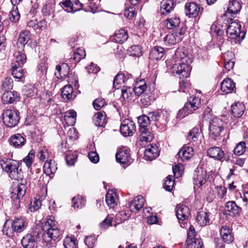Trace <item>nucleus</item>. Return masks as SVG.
Returning a JSON list of instances; mask_svg holds the SVG:
<instances>
[{
  "mask_svg": "<svg viewBox=\"0 0 248 248\" xmlns=\"http://www.w3.org/2000/svg\"><path fill=\"white\" fill-rule=\"evenodd\" d=\"M77 239L74 237H66L63 241L65 248H76L77 247Z\"/></svg>",
  "mask_w": 248,
  "mask_h": 248,
  "instance_id": "nucleus-50",
  "label": "nucleus"
},
{
  "mask_svg": "<svg viewBox=\"0 0 248 248\" xmlns=\"http://www.w3.org/2000/svg\"><path fill=\"white\" fill-rule=\"evenodd\" d=\"M37 75L41 77L44 74H46V59L43 60L38 64L37 70Z\"/></svg>",
  "mask_w": 248,
  "mask_h": 248,
  "instance_id": "nucleus-52",
  "label": "nucleus"
},
{
  "mask_svg": "<svg viewBox=\"0 0 248 248\" xmlns=\"http://www.w3.org/2000/svg\"><path fill=\"white\" fill-rule=\"evenodd\" d=\"M86 53L84 49L82 48H78L74 52L73 59L76 62H78L81 59H84Z\"/></svg>",
  "mask_w": 248,
  "mask_h": 248,
  "instance_id": "nucleus-49",
  "label": "nucleus"
},
{
  "mask_svg": "<svg viewBox=\"0 0 248 248\" xmlns=\"http://www.w3.org/2000/svg\"><path fill=\"white\" fill-rule=\"evenodd\" d=\"M25 183V181L22 180L21 183H18L14 187L11 193V198L14 200H19L25 194L26 186Z\"/></svg>",
  "mask_w": 248,
  "mask_h": 248,
  "instance_id": "nucleus-11",
  "label": "nucleus"
},
{
  "mask_svg": "<svg viewBox=\"0 0 248 248\" xmlns=\"http://www.w3.org/2000/svg\"><path fill=\"white\" fill-rule=\"evenodd\" d=\"M112 221V217L110 216H108L105 219H104L100 224V227L102 230H106L108 227L111 226Z\"/></svg>",
  "mask_w": 248,
  "mask_h": 248,
  "instance_id": "nucleus-58",
  "label": "nucleus"
},
{
  "mask_svg": "<svg viewBox=\"0 0 248 248\" xmlns=\"http://www.w3.org/2000/svg\"><path fill=\"white\" fill-rule=\"evenodd\" d=\"M47 248L54 247L60 239L61 231L56 226L54 217L47 218Z\"/></svg>",
  "mask_w": 248,
  "mask_h": 248,
  "instance_id": "nucleus-2",
  "label": "nucleus"
},
{
  "mask_svg": "<svg viewBox=\"0 0 248 248\" xmlns=\"http://www.w3.org/2000/svg\"><path fill=\"white\" fill-rule=\"evenodd\" d=\"M20 17V16L17 7H13L9 14L10 20L13 22L16 23L18 21Z\"/></svg>",
  "mask_w": 248,
  "mask_h": 248,
  "instance_id": "nucleus-48",
  "label": "nucleus"
},
{
  "mask_svg": "<svg viewBox=\"0 0 248 248\" xmlns=\"http://www.w3.org/2000/svg\"><path fill=\"white\" fill-rule=\"evenodd\" d=\"M241 5L238 0H230L227 7V12L236 14L240 11Z\"/></svg>",
  "mask_w": 248,
  "mask_h": 248,
  "instance_id": "nucleus-33",
  "label": "nucleus"
},
{
  "mask_svg": "<svg viewBox=\"0 0 248 248\" xmlns=\"http://www.w3.org/2000/svg\"><path fill=\"white\" fill-rule=\"evenodd\" d=\"M45 196L40 195H37L34 199L32 202H31L29 207V210L31 212H34L38 210L42 205V202L45 200Z\"/></svg>",
  "mask_w": 248,
  "mask_h": 248,
  "instance_id": "nucleus-31",
  "label": "nucleus"
},
{
  "mask_svg": "<svg viewBox=\"0 0 248 248\" xmlns=\"http://www.w3.org/2000/svg\"><path fill=\"white\" fill-rule=\"evenodd\" d=\"M88 157L91 161L93 163H96L99 161V155L96 152L92 151L89 153Z\"/></svg>",
  "mask_w": 248,
  "mask_h": 248,
  "instance_id": "nucleus-64",
  "label": "nucleus"
},
{
  "mask_svg": "<svg viewBox=\"0 0 248 248\" xmlns=\"http://www.w3.org/2000/svg\"><path fill=\"white\" fill-rule=\"evenodd\" d=\"M105 104V101L102 98H97L93 102V106L94 108L96 110H99L103 107Z\"/></svg>",
  "mask_w": 248,
  "mask_h": 248,
  "instance_id": "nucleus-62",
  "label": "nucleus"
},
{
  "mask_svg": "<svg viewBox=\"0 0 248 248\" xmlns=\"http://www.w3.org/2000/svg\"><path fill=\"white\" fill-rule=\"evenodd\" d=\"M22 51L18 49L15 54V59L14 60V64H17L19 66H23L26 62V56L22 52Z\"/></svg>",
  "mask_w": 248,
  "mask_h": 248,
  "instance_id": "nucleus-41",
  "label": "nucleus"
},
{
  "mask_svg": "<svg viewBox=\"0 0 248 248\" xmlns=\"http://www.w3.org/2000/svg\"><path fill=\"white\" fill-rule=\"evenodd\" d=\"M174 183V180L172 179V177L170 176H169L166 177L163 184V187L166 190L170 191L172 189Z\"/></svg>",
  "mask_w": 248,
  "mask_h": 248,
  "instance_id": "nucleus-56",
  "label": "nucleus"
},
{
  "mask_svg": "<svg viewBox=\"0 0 248 248\" xmlns=\"http://www.w3.org/2000/svg\"><path fill=\"white\" fill-rule=\"evenodd\" d=\"M200 104L201 101L199 98L191 97L189 100L185 104V108H186L190 113H192L199 108Z\"/></svg>",
  "mask_w": 248,
  "mask_h": 248,
  "instance_id": "nucleus-24",
  "label": "nucleus"
},
{
  "mask_svg": "<svg viewBox=\"0 0 248 248\" xmlns=\"http://www.w3.org/2000/svg\"><path fill=\"white\" fill-rule=\"evenodd\" d=\"M173 0H163L160 3V12L162 15H167L174 8Z\"/></svg>",
  "mask_w": 248,
  "mask_h": 248,
  "instance_id": "nucleus-19",
  "label": "nucleus"
},
{
  "mask_svg": "<svg viewBox=\"0 0 248 248\" xmlns=\"http://www.w3.org/2000/svg\"><path fill=\"white\" fill-rule=\"evenodd\" d=\"M246 149V148L245 143L240 142L236 145L234 149L233 152L235 155H240L245 152Z\"/></svg>",
  "mask_w": 248,
  "mask_h": 248,
  "instance_id": "nucleus-57",
  "label": "nucleus"
},
{
  "mask_svg": "<svg viewBox=\"0 0 248 248\" xmlns=\"http://www.w3.org/2000/svg\"><path fill=\"white\" fill-rule=\"evenodd\" d=\"M176 215L178 220H186L190 215L189 209L187 206L179 204L176 207Z\"/></svg>",
  "mask_w": 248,
  "mask_h": 248,
  "instance_id": "nucleus-16",
  "label": "nucleus"
},
{
  "mask_svg": "<svg viewBox=\"0 0 248 248\" xmlns=\"http://www.w3.org/2000/svg\"><path fill=\"white\" fill-rule=\"evenodd\" d=\"M46 148L45 146H43L39 148L37 154V157L40 161H45L46 158Z\"/></svg>",
  "mask_w": 248,
  "mask_h": 248,
  "instance_id": "nucleus-60",
  "label": "nucleus"
},
{
  "mask_svg": "<svg viewBox=\"0 0 248 248\" xmlns=\"http://www.w3.org/2000/svg\"><path fill=\"white\" fill-rule=\"evenodd\" d=\"M106 202L110 208H114L117 205V194L113 190H109L106 195Z\"/></svg>",
  "mask_w": 248,
  "mask_h": 248,
  "instance_id": "nucleus-22",
  "label": "nucleus"
},
{
  "mask_svg": "<svg viewBox=\"0 0 248 248\" xmlns=\"http://www.w3.org/2000/svg\"><path fill=\"white\" fill-rule=\"evenodd\" d=\"M9 177L14 180H22L23 179V174L21 169L19 168V163L16 165V169H14L13 171L9 173Z\"/></svg>",
  "mask_w": 248,
  "mask_h": 248,
  "instance_id": "nucleus-43",
  "label": "nucleus"
},
{
  "mask_svg": "<svg viewBox=\"0 0 248 248\" xmlns=\"http://www.w3.org/2000/svg\"><path fill=\"white\" fill-rule=\"evenodd\" d=\"M77 113L74 110H70L66 112L64 119L66 122L71 125H73L76 122Z\"/></svg>",
  "mask_w": 248,
  "mask_h": 248,
  "instance_id": "nucleus-44",
  "label": "nucleus"
},
{
  "mask_svg": "<svg viewBox=\"0 0 248 248\" xmlns=\"http://www.w3.org/2000/svg\"><path fill=\"white\" fill-rule=\"evenodd\" d=\"M19 94L17 92L7 91L4 93L1 96V100L3 104L13 103L19 100Z\"/></svg>",
  "mask_w": 248,
  "mask_h": 248,
  "instance_id": "nucleus-13",
  "label": "nucleus"
},
{
  "mask_svg": "<svg viewBox=\"0 0 248 248\" xmlns=\"http://www.w3.org/2000/svg\"><path fill=\"white\" fill-rule=\"evenodd\" d=\"M46 21L44 18L39 22H37V26L35 28V31L38 33H40L42 31L46 32Z\"/></svg>",
  "mask_w": 248,
  "mask_h": 248,
  "instance_id": "nucleus-55",
  "label": "nucleus"
},
{
  "mask_svg": "<svg viewBox=\"0 0 248 248\" xmlns=\"http://www.w3.org/2000/svg\"><path fill=\"white\" fill-rule=\"evenodd\" d=\"M62 97L65 101H70L73 98V89L71 85H66L62 89Z\"/></svg>",
  "mask_w": 248,
  "mask_h": 248,
  "instance_id": "nucleus-34",
  "label": "nucleus"
},
{
  "mask_svg": "<svg viewBox=\"0 0 248 248\" xmlns=\"http://www.w3.org/2000/svg\"><path fill=\"white\" fill-rule=\"evenodd\" d=\"M185 32V28L182 27L179 31L170 32L164 38V43L167 45H175L182 40Z\"/></svg>",
  "mask_w": 248,
  "mask_h": 248,
  "instance_id": "nucleus-7",
  "label": "nucleus"
},
{
  "mask_svg": "<svg viewBox=\"0 0 248 248\" xmlns=\"http://www.w3.org/2000/svg\"><path fill=\"white\" fill-rule=\"evenodd\" d=\"M201 132L197 127H194L188 133L187 139L194 145H197L198 143V139L200 136Z\"/></svg>",
  "mask_w": 248,
  "mask_h": 248,
  "instance_id": "nucleus-29",
  "label": "nucleus"
},
{
  "mask_svg": "<svg viewBox=\"0 0 248 248\" xmlns=\"http://www.w3.org/2000/svg\"><path fill=\"white\" fill-rule=\"evenodd\" d=\"M72 206L76 208H80L85 204V200L81 196H78L73 198L72 200Z\"/></svg>",
  "mask_w": 248,
  "mask_h": 248,
  "instance_id": "nucleus-46",
  "label": "nucleus"
},
{
  "mask_svg": "<svg viewBox=\"0 0 248 248\" xmlns=\"http://www.w3.org/2000/svg\"><path fill=\"white\" fill-rule=\"evenodd\" d=\"M203 246V242L200 238H194L191 243V248H202Z\"/></svg>",
  "mask_w": 248,
  "mask_h": 248,
  "instance_id": "nucleus-63",
  "label": "nucleus"
},
{
  "mask_svg": "<svg viewBox=\"0 0 248 248\" xmlns=\"http://www.w3.org/2000/svg\"><path fill=\"white\" fill-rule=\"evenodd\" d=\"M225 208L230 213H232L233 215L238 214L241 210V208L237 205L234 201H229L225 205Z\"/></svg>",
  "mask_w": 248,
  "mask_h": 248,
  "instance_id": "nucleus-40",
  "label": "nucleus"
},
{
  "mask_svg": "<svg viewBox=\"0 0 248 248\" xmlns=\"http://www.w3.org/2000/svg\"><path fill=\"white\" fill-rule=\"evenodd\" d=\"M241 25L237 22L233 21L228 25L226 34L228 37L234 43H240L245 37V33L241 31Z\"/></svg>",
  "mask_w": 248,
  "mask_h": 248,
  "instance_id": "nucleus-4",
  "label": "nucleus"
},
{
  "mask_svg": "<svg viewBox=\"0 0 248 248\" xmlns=\"http://www.w3.org/2000/svg\"><path fill=\"white\" fill-rule=\"evenodd\" d=\"M206 172L202 169L195 171L194 176V184L199 187L202 186L206 181Z\"/></svg>",
  "mask_w": 248,
  "mask_h": 248,
  "instance_id": "nucleus-18",
  "label": "nucleus"
},
{
  "mask_svg": "<svg viewBox=\"0 0 248 248\" xmlns=\"http://www.w3.org/2000/svg\"><path fill=\"white\" fill-rule=\"evenodd\" d=\"M21 242L24 248H34L35 241L33 236L27 234L23 237Z\"/></svg>",
  "mask_w": 248,
  "mask_h": 248,
  "instance_id": "nucleus-35",
  "label": "nucleus"
},
{
  "mask_svg": "<svg viewBox=\"0 0 248 248\" xmlns=\"http://www.w3.org/2000/svg\"><path fill=\"white\" fill-rule=\"evenodd\" d=\"M56 70L59 73L61 78H63L66 76L68 74V70H69L68 65L66 64H62V66L57 65Z\"/></svg>",
  "mask_w": 248,
  "mask_h": 248,
  "instance_id": "nucleus-53",
  "label": "nucleus"
},
{
  "mask_svg": "<svg viewBox=\"0 0 248 248\" xmlns=\"http://www.w3.org/2000/svg\"><path fill=\"white\" fill-rule=\"evenodd\" d=\"M13 80L10 78H4L2 83V89L7 91L12 87Z\"/></svg>",
  "mask_w": 248,
  "mask_h": 248,
  "instance_id": "nucleus-59",
  "label": "nucleus"
},
{
  "mask_svg": "<svg viewBox=\"0 0 248 248\" xmlns=\"http://www.w3.org/2000/svg\"><path fill=\"white\" fill-rule=\"evenodd\" d=\"M12 74L13 77L16 78H21L24 76V72L22 69V66H19L17 64H14L12 68Z\"/></svg>",
  "mask_w": 248,
  "mask_h": 248,
  "instance_id": "nucleus-45",
  "label": "nucleus"
},
{
  "mask_svg": "<svg viewBox=\"0 0 248 248\" xmlns=\"http://www.w3.org/2000/svg\"><path fill=\"white\" fill-rule=\"evenodd\" d=\"M220 234L223 241L227 244L231 243L233 241V235L232 230L227 226H223L220 231Z\"/></svg>",
  "mask_w": 248,
  "mask_h": 248,
  "instance_id": "nucleus-21",
  "label": "nucleus"
},
{
  "mask_svg": "<svg viewBox=\"0 0 248 248\" xmlns=\"http://www.w3.org/2000/svg\"><path fill=\"white\" fill-rule=\"evenodd\" d=\"M61 3L67 12L71 13L80 10L82 6V4L78 0H65Z\"/></svg>",
  "mask_w": 248,
  "mask_h": 248,
  "instance_id": "nucleus-12",
  "label": "nucleus"
},
{
  "mask_svg": "<svg viewBox=\"0 0 248 248\" xmlns=\"http://www.w3.org/2000/svg\"><path fill=\"white\" fill-rule=\"evenodd\" d=\"M208 155L213 158L220 160L224 156V153L222 149L218 147H214L207 150Z\"/></svg>",
  "mask_w": 248,
  "mask_h": 248,
  "instance_id": "nucleus-28",
  "label": "nucleus"
},
{
  "mask_svg": "<svg viewBox=\"0 0 248 248\" xmlns=\"http://www.w3.org/2000/svg\"><path fill=\"white\" fill-rule=\"evenodd\" d=\"M180 24V18L176 15H173L168 17L164 21L165 27L169 30H172L178 27Z\"/></svg>",
  "mask_w": 248,
  "mask_h": 248,
  "instance_id": "nucleus-26",
  "label": "nucleus"
},
{
  "mask_svg": "<svg viewBox=\"0 0 248 248\" xmlns=\"http://www.w3.org/2000/svg\"><path fill=\"white\" fill-rule=\"evenodd\" d=\"M120 131L125 137L131 136L136 131V126L134 123L129 119H124L120 126Z\"/></svg>",
  "mask_w": 248,
  "mask_h": 248,
  "instance_id": "nucleus-8",
  "label": "nucleus"
},
{
  "mask_svg": "<svg viewBox=\"0 0 248 248\" xmlns=\"http://www.w3.org/2000/svg\"><path fill=\"white\" fill-rule=\"evenodd\" d=\"M12 145L16 148L23 146L25 142V138L20 134H16L12 136L10 139Z\"/></svg>",
  "mask_w": 248,
  "mask_h": 248,
  "instance_id": "nucleus-27",
  "label": "nucleus"
},
{
  "mask_svg": "<svg viewBox=\"0 0 248 248\" xmlns=\"http://www.w3.org/2000/svg\"><path fill=\"white\" fill-rule=\"evenodd\" d=\"M122 96L124 100L129 101L133 99L134 89L130 87H124L122 89Z\"/></svg>",
  "mask_w": 248,
  "mask_h": 248,
  "instance_id": "nucleus-42",
  "label": "nucleus"
},
{
  "mask_svg": "<svg viewBox=\"0 0 248 248\" xmlns=\"http://www.w3.org/2000/svg\"><path fill=\"white\" fill-rule=\"evenodd\" d=\"M146 89L147 85L144 80H140L136 83L135 87L133 88L134 93L135 95L139 96L145 91Z\"/></svg>",
  "mask_w": 248,
  "mask_h": 248,
  "instance_id": "nucleus-38",
  "label": "nucleus"
},
{
  "mask_svg": "<svg viewBox=\"0 0 248 248\" xmlns=\"http://www.w3.org/2000/svg\"><path fill=\"white\" fill-rule=\"evenodd\" d=\"M159 155L158 148L155 144L148 145L144 151V157L147 160H152Z\"/></svg>",
  "mask_w": 248,
  "mask_h": 248,
  "instance_id": "nucleus-14",
  "label": "nucleus"
},
{
  "mask_svg": "<svg viewBox=\"0 0 248 248\" xmlns=\"http://www.w3.org/2000/svg\"><path fill=\"white\" fill-rule=\"evenodd\" d=\"M13 224H14V230L16 232L20 233L23 232L26 228V223L24 219L18 218L13 220Z\"/></svg>",
  "mask_w": 248,
  "mask_h": 248,
  "instance_id": "nucleus-37",
  "label": "nucleus"
},
{
  "mask_svg": "<svg viewBox=\"0 0 248 248\" xmlns=\"http://www.w3.org/2000/svg\"><path fill=\"white\" fill-rule=\"evenodd\" d=\"M128 79H126L125 76L123 74H118L115 77L113 80V86L118 89L119 87H117V85L122 84V83H126Z\"/></svg>",
  "mask_w": 248,
  "mask_h": 248,
  "instance_id": "nucleus-51",
  "label": "nucleus"
},
{
  "mask_svg": "<svg viewBox=\"0 0 248 248\" xmlns=\"http://www.w3.org/2000/svg\"><path fill=\"white\" fill-rule=\"evenodd\" d=\"M220 89L226 94L232 93L235 89V83L231 78H226L221 83Z\"/></svg>",
  "mask_w": 248,
  "mask_h": 248,
  "instance_id": "nucleus-17",
  "label": "nucleus"
},
{
  "mask_svg": "<svg viewBox=\"0 0 248 248\" xmlns=\"http://www.w3.org/2000/svg\"><path fill=\"white\" fill-rule=\"evenodd\" d=\"M210 214L203 211H200L196 217L198 223L201 226H204L209 224Z\"/></svg>",
  "mask_w": 248,
  "mask_h": 248,
  "instance_id": "nucleus-32",
  "label": "nucleus"
},
{
  "mask_svg": "<svg viewBox=\"0 0 248 248\" xmlns=\"http://www.w3.org/2000/svg\"><path fill=\"white\" fill-rule=\"evenodd\" d=\"M193 155V149L189 146H184L182 149L179 151L177 155L178 158H180L182 161L188 160Z\"/></svg>",
  "mask_w": 248,
  "mask_h": 248,
  "instance_id": "nucleus-20",
  "label": "nucleus"
},
{
  "mask_svg": "<svg viewBox=\"0 0 248 248\" xmlns=\"http://www.w3.org/2000/svg\"><path fill=\"white\" fill-rule=\"evenodd\" d=\"M128 37L127 31L121 29L115 32L114 39L117 43H123L127 40Z\"/></svg>",
  "mask_w": 248,
  "mask_h": 248,
  "instance_id": "nucleus-39",
  "label": "nucleus"
},
{
  "mask_svg": "<svg viewBox=\"0 0 248 248\" xmlns=\"http://www.w3.org/2000/svg\"><path fill=\"white\" fill-rule=\"evenodd\" d=\"M138 123L139 124V130L140 133V140L141 141L150 142L153 138L150 133L148 126L150 124V118L145 115H143L138 117Z\"/></svg>",
  "mask_w": 248,
  "mask_h": 248,
  "instance_id": "nucleus-3",
  "label": "nucleus"
},
{
  "mask_svg": "<svg viewBox=\"0 0 248 248\" xmlns=\"http://www.w3.org/2000/svg\"><path fill=\"white\" fill-rule=\"evenodd\" d=\"M164 55V49L163 47L156 46L152 48L150 52L149 58L153 60H160Z\"/></svg>",
  "mask_w": 248,
  "mask_h": 248,
  "instance_id": "nucleus-25",
  "label": "nucleus"
},
{
  "mask_svg": "<svg viewBox=\"0 0 248 248\" xmlns=\"http://www.w3.org/2000/svg\"><path fill=\"white\" fill-rule=\"evenodd\" d=\"M223 122L219 118H214L210 122L209 134L211 139L215 140L220 139L221 133L224 129Z\"/></svg>",
  "mask_w": 248,
  "mask_h": 248,
  "instance_id": "nucleus-5",
  "label": "nucleus"
},
{
  "mask_svg": "<svg viewBox=\"0 0 248 248\" xmlns=\"http://www.w3.org/2000/svg\"><path fill=\"white\" fill-rule=\"evenodd\" d=\"M116 160L121 164L128 165L132 162L128 149L123 148L118 149L116 154Z\"/></svg>",
  "mask_w": 248,
  "mask_h": 248,
  "instance_id": "nucleus-10",
  "label": "nucleus"
},
{
  "mask_svg": "<svg viewBox=\"0 0 248 248\" xmlns=\"http://www.w3.org/2000/svg\"><path fill=\"white\" fill-rule=\"evenodd\" d=\"M184 168L182 164L178 163L172 168V171L176 178L180 177L183 173Z\"/></svg>",
  "mask_w": 248,
  "mask_h": 248,
  "instance_id": "nucleus-54",
  "label": "nucleus"
},
{
  "mask_svg": "<svg viewBox=\"0 0 248 248\" xmlns=\"http://www.w3.org/2000/svg\"><path fill=\"white\" fill-rule=\"evenodd\" d=\"M3 233L9 237L12 236L14 232V224H13V220H7L4 223L2 229Z\"/></svg>",
  "mask_w": 248,
  "mask_h": 248,
  "instance_id": "nucleus-36",
  "label": "nucleus"
},
{
  "mask_svg": "<svg viewBox=\"0 0 248 248\" xmlns=\"http://www.w3.org/2000/svg\"><path fill=\"white\" fill-rule=\"evenodd\" d=\"M19 112L16 109H7L3 110L2 119L3 123L8 127H13L19 122Z\"/></svg>",
  "mask_w": 248,
  "mask_h": 248,
  "instance_id": "nucleus-6",
  "label": "nucleus"
},
{
  "mask_svg": "<svg viewBox=\"0 0 248 248\" xmlns=\"http://www.w3.org/2000/svg\"><path fill=\"white\" fill-rule=\"evenodd\" d=\"M186 14L189 17H196L202 12V8L195 2H188L185 5Z\"/></svg>",
  "mask_w": 248,
  "mask_h": 248,
  "instance_id": "nucleus-9",
  "label": "nucleus"
},
{
  "mask_svg": "<svg viewBox=\"0 0 248 248\" xmlns=\"http://www.w3.org/2000/svg\"><path fill=\"white\" fill-rule=\"evenodd\" d=\"M35 151L34 150H31L28 155L25 157L23 160L26 166L29 168L31 167L34 160Z\"/></svg>",
  "mask_w": 248,
  "mask_h": 248,
  "instance_id": "nucleus-47",
  "label": "nucleus"
},
{
  "mask_svg": "<svg viewBox=\"0 0 248 248\" xmlns=\"http://www.w3.org/2000/svg\"><path fill=\"white\" fill-rule=\"evenodd\" d=\"M232 113L234 117L239 118L243 114L245 107L241 102H236L232 104L231 107Z\"/></svg>",
  "mask_w": 248,
  "mask_h": 248,
  "instance_id": "nucleus-23",
  "label": "nucleus"
},
{
  "mask_svg": "<svg viewBox=\"0 0 248 248\" xmlns=\"http://www.w3.org/2000/svg\"><path fill=\"white\" fill-rule=\"evenodd\" d=\"M93 122L97 126H104L107 123L106 114L102 112L96 113L93 116Z\"/></svg>",
  "mask_w": 248,
  "mask_h": 248,
  "instance_id": "nucleus-30",
  "label": "nucleus"
},
{
  "mask_svg": "<svg viewBox=\"0 0 248 248\" xmlns=\"http://www.w3.org/2000/svg\"><path fill=\"white\" fill-rule=\"evenodd\" d=\"M30 39V32L29 31L23 30L20 32L17 42V46L19 50L23 51L25 46Z\"/></svg>",
  "mask_w": 248,
  "mask_h": 248,
  "instance_id": "nucleus-15",
  "label": "nucleus"
},
{
  "mask_svg": "<svg viewBox=\"0 0 248 248\" xmlns=\"http://www.w3.org/2000/svg\"><path fill=\"white\" fill-rule=\"evenodd\" d=\"M171 72L180 75V78L189 76L191 67L190 64L192 60L184 52L177 51L173 58Z\"/></svg>",
  "mask_w": 248,
  "mask_h": 248,
  "instance_id": "nucleus-1",
  "label": "nucleus"
},
{
  "mask_svg": "<svg viewBox=\"0 0 248 248\" xmlns=\"http://www.w3.org/2000/svg\"><path fill=\"white\" fill-rule=\"evenodd\" d=\"M48 167H47V175H50L49 170L50 171L51 174H53L57 170V167L55 161L53 160H50L48 162Z\"/></svg>",
  "mask_w": 248,
  "mask_h": 248,
  "instance_id": "nucleus-61",
  "label": "nucleus"
}]
</instances>
